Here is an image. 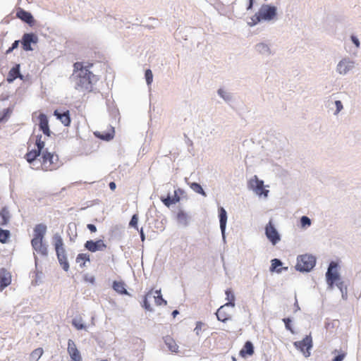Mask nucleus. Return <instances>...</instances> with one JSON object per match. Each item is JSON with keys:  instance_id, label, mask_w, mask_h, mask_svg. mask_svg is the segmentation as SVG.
I'll return each instance as SVG.
<instances>
[{"instance_id": "nucleus-7", "label": "nucleus", "mask_w": 361, "mask_h": 361, "mask_svg": "<svg viewBox=\"0 0 361 361\" xmlns=\"http://www.w3.org/2000/svg\"><path fill=\"white\" fill-rule=\"evenodd\" d=\"M293 345L302 353L305 357H308L312 348V338L310 334L307 335L302 341L294 342Z\"/></svg>"}, {"instance_id": "nucleus-37", "label": "nucleus", "mask_w": 361, "mask_h": 361, "mask_svg": "<svg viewBox=\"0 0 361 361\" xmlns=\"http://www.w3.org/2000/svg\"><path fill=\"white\" fill-rule=\"evenodd\" d=\"M137 222H138V216L137 214H134L131 218V220L129 223V226L131 227L135 228L136 229H138Z\"/></svg>"}, {"instance_id": "nucleus-48", "label": "nucleus", "mask_w": 361, "mask_h": 361, "mask_svg": "<svg viewBox=\"0 0 361 361\" xmlns=\"http://www.w3.org/2000/svg\"><path fill=\"white\" fill-rule=\"evenodd\" d=\"M172 200H173V204H175V203H176V202H179V201H180V197H179V196H178V195H176V193L175 192V195H174V197L172 198Z\"/></svg>"}, {"instance_id": "nucleus-26", "label": "nucleus", "mask_w": 361, "mask_h": 361, "mask_svg": "<svg viewBox=\"0 0 361 361\" xmlns=\"http://www.w3.org/2000/svg\"><path fill=\"white\" fill-rule=\"evenodd\" d=\"M114 289L120 294H128L125 288V284L122 281H114L113 283Z\"/></svg>"}, {"instance_id": "nucleus-30", "label": "nucleus", "mask_w": 361, "mask_h": 361, "mask_svg": "<svg viewBox=\"0 0 361 361\" xmlns=\"http://www.w3.org/2000/svg\"><path fill=\"white\" fill-rule=\"evenodd\" d=\"M0 225H6L9 221L8 212L5 209H2L0 212Z\"/></svg>"}, {"instance_id": "nucleus-1", "label": "nucleus", "mask_w": 361, "mask_h": 361, "mask_svg": "<svg viewBox=\"0 0 361 361\" xmlns=\"http://www.w3.org/2000/svg\"><path fill=\"white\" fill-rule=\"evenodd\" d=\"M44 145L42 136L37 135L35 141L36 148L28 151L25 155V158L35 169H41L44 171H52L58 169L62 165L58 154L55 152H48L47 149L44 150Z\"/></svg>"}, {"instance_id": "nucleus-15", "label": "nucleus", "mask_w": 361, "mask_h": 361, "mask_svg": "<svg viewBox=\"0 0 361 361\" xmlns=\"http://www.w3.org/2000/svg\"><path fill=\"white\" fill-rule=\"evenodd\" d=\"M31 245L37 253L43 256L47 255V248L43 243V239L32 238Z\"/></svg>"}, {"instance_id": "nucleus-46", "label": "nucleus", "mask_w": 361, "mask_h": 361, "mask_svg": "<svg viewBox=\"0 0 361 361\" xmlns=\"http://www.w3.org/2000/svg\"><path fill=\"white\" fill-rule=\"evenodd\" d=\"M87 227L91 233H95L97 231V228L94 224H89L87 225Z\"/></svg>"}, {"instance_id": "nucleus-32", "label": "nucleus", "mask_w": 361, "mask_h": 361, "mask_svg": "<svg viewBox=\"0 0 361 361\" xmlns=\"http://www.w3.org/2000/svg\"><path fill=\"white\" fill-rule=\"evenodd\" d=\"M190 188L192 190H194L195 192H197L198 194H201L203 196H206L207 195L205 192L202 189V186L199 183H190Z\"/></svg>"}, {"instance_id": "nucleus-41", "label": "nucleus", "mask_w": 361, "mask_h": 361, "mask_svg": "<svg viewBox=\"0 0 361 361\" xmlns=\"http://www.w3.org/2000/svg\"><path fill=\"white\" fill-rule=\"evenodd\" d=\"M161 200L166 207H169L171 204H173V200L170 196H167L166 197H161Z\"/></svg>"}, {"instance_id": "nucleus-18", "label": "nucleus", "mask_w": 361, "mask_h": 361, "mask_svg": "<svg viewBox=\"0 0 361 361\" xmlns=\"http://www.w3.org/2000/svg\"><path fill=\"white\" fill-rule=\"evenodd\" d=\"M229 306L225 304L217 310L216 315L218 320L225 322L231 319V314L226 310V307Z\"/></svg>"}, {"instance_id": "nucleus-28", "label": "nucleus", "mask_w": 361, "mask_h": 361, "mask_svg": "<svg viewBox=\"0 0 361 361\" xmlns=\"http://www.w3.org/2000/svg\"><path fill=\"white\" fill-rule=\"evenodd\" d=\"M44 350L42 348L35 349L30 355L31 361H37L43 355Z\"/></svg>"}, {"instance_id": "nucleus-21", "label": "nucleus", "mask_w": 361, "mask_h": 361, "mask_svg": "<svg viewBox=\"0 0 361 361\" xmlns=\"http://www.w3.org/2000/svg\"><path fill=\"white\" fill-rule=\"evenodd\" d=\"M353 67V63L345 59L341 61L337 66L340 74L347 73Z\"/></svg>"}, {"instance_id": "nucleus-50", "label": "nucleus", "mask_w": 361, "mask_h": 361, "mask_svg": "<svg viewBox=\"0 0 361 361\" xmlns=\"http://www.w3.org/2000/svg\"><path fill=\"white\" fill-rule=\"evenodd\" d=\"M92 66H93V63H87V65H85V66H84V65H83V67H84L85 68H87V69H88V70H89L91 67H92Z\"/></svg>"}, {"instance_id": "nucleus-10", "label": "nucleus", "mask_w": 361, "mask_h": 361, "mask_svg": "<svg viewBox=\"0 0 361 361\" xmlns=\"http://www.w3.org/2000/svg\"><path fill=\"white\" fill-rule=\"evenodd\" d=\"M264 20H270L276 16V8L273 6L264 4L258 11Z\"/></svg>"}, {"instance_id": "nucleus-16", "label": "nucleus", "mask_w": 361, "mask_h": 361, "mask_svg": "<svg viewBox=\"0 0 361 361\" xmlns=\"http://www.w3.org/2000/svg\"><path fill=\"white\" fill-rule=\"evenodd\" d=\"M39 126L40 130L44 135L49 136L51 131L49 126V121L47 116L44 114H40L38 116Z\"/></svg>"}, {"instance_id": "nucleus-19", "label": "nucleus", "mask_w": 361, "mask_h": 361, "mask_svg": "<svg viewBox=\"0 0 361 361\" xmlns=\"http://www.w3.org/2000/svg\"><path fill=\"white\" fill-rule=\"evenodd\" d=\"M47 229V228L45 224H37L33 230V238L44 239Z\"/></svg>"}, {"instance_id": "nucleus-14", "label": "nucleus", "mask_w": 361, "mask_h": 361, "mask_svg": "<svg viewBox=\"0 0 361 361\" xmlns=\"http://www.w3.org/2000/svg\"><path fill=\"white\" fill-rule=\"evenodd\" d=\"M37 37L35 35L32 33L24 34L22 39L23 49L25 51L32 50V48L31 47V43H37Z\"/></svg>"}, {"instance_id": "nucleus-5", "label": "nucleus", "mask_w": 361, "mask_h": 361, "mask_svg": "<svg viewBox=\"0 0 361 361\" xmlns=\"http://www.w3.org/2000/svg\"><path fill=\"white\" fill-rule=\"evenodd\" d=\"M316 264V259L311 255H302L298 257L295 269L300 271H310Z\"/></svg>"}, {"instance_id": "nucleus-55", "label": "nucleus", "mask_w": 361, "mask_h": 361, "mask_svg": "<svg viewBox=\"0 0 361 361\" xmlns=\"http://www.w3.org/2000/svg\"><path fill=\"white\" fill-rule=\"evenodd\" d=\"M295 305H296L297 310H298L299 309V306H298V304L297 301L295 302Z\"/></svg>"}, {"instance_id": "nucleus-52", "label": "nucleus", "mask_w": 361, "mask_h": 361, "mask_svg": "<svg viewBox=\"0 0 361 361\" xmlns=\"http://www.w3.org/2000/svg\"><path fill=\"white\" fill-rule=\"evenodd\" d=\"M140 238H141V240L143 241L145 240V235L143 233V230L142 228H141L140 230Z\"/></svg>"}, {"instance_id": "nucleus-11", "label": "nucleus", "mask_w": 361, "mask_h": 361, "mask_svg": "<svg viewBox=\"0 0 361 361\" xmlns=\"http://www.w3.org/2000/svg\"><path fill=\"white\" fill-rule=\"evenodd\" d=\"M85 247L91 252H95L97 251H104L106 249L107 245L103 240L99 239L96 241L90 240L86 241Z\"/></svg>"}, {"instance_id": "nucleus-38", "label": "nucleus", "mask_w": 361, "mask_h": 361, "mask_svg": "<svg viewBox=\"0 0 361 361\" xmlns=\"http://www.w3.org/2000/svg\"><path fill=\"white\" fill-rule=\"evenodd\" d=\"M262 16H260L259 13L257 12V13H255L252 18V25H256L257 23H258L259 22H260L261 20H262Z\"/></svg>"}, {"instance_id": "nucleus-53", "label": "nucleus", "mask_w": 361, "mask_h": 361, "mask_svg": "<svg viewBox=\"0 0 361 361\" xmlns=\"http://www.w3.org/2000/svg\"><path fill=\"white\" fill-rule=\"evenodd\" d=\"M218 92H219V95H221L222 97H224L225 99V97L224 95V92L223 90H221V89L219 90Z\"/></svg>"}, {"instance_id": "nucleus-56", "label": "nucleus", "mask_w": 361, "mask_h": 361, "mask_svg": "<svg viewBox=\"0 0 361 361\" xmlns=\"http://www.w3.org/2000/svg\"><path fill=\"white\" fill-rule=\"evenodd\" d=\"M98 361H109L107 359H104V360H98Z\"/></svg>"}, {"instance_id": "nucleus-47", "label": "nucleus", "mask_w": 361, "mask_h": 361, "mask_svg": "<svg viewBox=\"0 0 361 361\" xmlns=\"http://www.w3.org/2000/svg\"><path fill=\"white\" fill-rule=\"evenodd\" d=\"M351 39H352L353 42L355 44V46L357 47H359L360 42H359L358 39L355 36H351Z\"/></svg>"}, {"instance_id": "nucleus-39", "label": "nucleus", "mask_w": 361, "mask_h": 361, "mask_svg": "<svg viewBox=\"0 0 361 361\" xmlns=\"http://www.w3.org/2000/svg\"><path fill=\"white\" fill-rule=\"evenodd\" d=\"M300 223H301V226L302 227H305V226H310L311 221H310V218H308L307 216H302V218L300 219Z\"/></svg>"}, {"instance_id": "nucleus-44", "label": "nucleus", "mask_w": 361, "mask_h": 361, "mask_svg": "<svg viewBox=\"0 0 361 361\" xmlns=\"http://www.w3.org/2000/svg\"><path fill=\"white\" fill-rule=\"evenodd\" d=\"M335 104L336 106V113H338L343 109L342 103L341 101L337 100L335 102Z\"/></svg>"}, {"instance_id": "nucleus-54", "label": "nucleus", "mask_w": 361, "mask_h": 361, "mask_svg": "<svg viewBox=\"0 0 361 361\" xmlns=\"http://www.w3.org/2000/svg\"><path fill=\"white\" fill-rule=\"evenodd\" d=\"M178 314V310H174L172 312V315H173V317H175Z\"/></svg>"}, {"instance_id": "nucleus-31", "label": "nucleus", "mask_w": 361, "mask_h": 361, "mask_svg": "<svg viewBox=\"0 0 361 361\" xmlns=\"http://www.w3.org/2000/svg\"><path fill=\"white\" fill-rule=\"evenodd\" d=\"M11 235V233L8 230H4L0 228V242L1 243H6L8 242Z\"/></svg>"}, {"instance_id": "nucleus-25", "label": "nucleus", "mask_w": 361, "mask_h": 361, "mask_svg": "<svg viewBox=\"0 0 361 361\" xmlns=\"http://www.w3.org/2000/svg\"><path fill=\"white\" fill-rule=\"evenodd\" d=\"M90 255L87 253H80L77 255L75 262L79 264L80 268H84L86 265V262H90Z\"/></svg>"}, {"instance_id": "nucleus-43", "label": "nucleus", "mask_w": 361, "mask_h": 361, "mask_svg": "<svg viewBox=\"0 0 361 361\" xmlns=\"http://www.w3.org/2000/svg\"><path fill=\"white\" fill-rule=\"evenodd\" d=\"M346 355L345 353H342L337 355L332 361H343Z\"/></svg>"}, {"instance_id": "nucleus-9", "label": "nucleus", "mask_w": 361, "mask_h": 361, "mask_svg": "<svg viewBox=\"0 0 361 361\" xmlns=\"http://www.w3.org/2000/svg\"><path fill=\"white\" fill-rule=\"evenodd\" d=\"M265 235L274 245L281 240L280 234L274 226L272 219H270L265 226Z\"/></svg>"}, {"instance_id": "nucleus-36", "label": "nucleus", "mask_w": 361, "mask_h": 361, "mask_svg": "<svg viewBox=\"0 0 361 361\" xmlns=\"http://www.w3.org/2000/svg\"><path fill=\"white\" fill-rule=\"evenodd\" d=\"M145 78L148 85H151L153 80V75L150 69L145 71Z\"/></svg>"}, {"instance_id": "nucleus-45", "label": "nucleus", "mask_w": 361, "mask_h": 361, "mask_svg": "<svg viewBox=\"0 0 361 361\" xmlns=\"http://www.w3.org/2000/svg\"><path fill=\"white\" fill-rule=\"evenodd\" d=\"M11 111L8 108V109H4L3 111V116L0 118L1 121H3L4 118L6 116H8L10 114H11Z\"/></svg>"}, {"instance_id": "nucleus-20", "label": "nucleus", "mask_w": 361, "mask_h": 361, "mask_svg": "<svg viewBox=\"0 0 361 361\" xmlns=\"http://www.w3.org/2000/svg\"><path fill=\"white\" fill-rule=\"evenodd\" d=\"M54 115L65 126H69L71 124V118L69 111H66L63 113H60L58 110H55Z\"/></svg>"}, {"instance_id": "nucleus-33", "label": "nucleus", "mask_w": 361, "mask_h": 361, "mask_svg": "<svg viewBox=\"0 0 361 361\" xmlns=\"http://www.w3.org/2000/svg\"><path fill=\"white\" fill-rule=\"evenodd\" d=\"M20 75V71H19V65H16V66L13 67L11 71H9V76L12 78L13 79L16 78Z\"/></svg>"}, {"instance_id": "nucleus-35", "label": "nucleus", "mask_w": 361, "mask_h": 361, "mask_svg": "<svg viewBox=\"0 0 361 361\" xmlns=\"http://www.w3.org/2000/svg\"><path fill=\"white\" fill-rule=\"evenodd\" d=\"M72 324L78 330L83 329L85 327L82 323L81 319H75L73 320Z\"/></svg>"}, {"instance_id": "nucleus-51", "label": "nucleus", "mask_w": 361, "mask_h": 361, "mask_svg": "<svg viewBox=\"0 0 361 361\" xmlns=\"http://www.w3.org/2000/svg\"><path fill=\"white\" fill-rule=\"evenodd\" d=\"M254 0H249V5L247 6V9H250L252 7Z\"/></svg>"}, {"instance_id": "nucleus-23", "label": "nucleus", "mask_w": 361, "mask_h": 361, "mask_svg": "<svg viewBox=\"0 0 361 361\" xmlns=\"http://www.w3.org/2000/svg\"><path fill=\"white\" fill-rule=\"evenodd\" d=\"M164 343L168 347L169 350L172 353L178 352V345L176 344L175 340L170 336L164 337Z\"/></svg>"}, {"instance_id": "nucleus-22", "label": "nucleus", "mask_w": 361, "mask_h": 361, "mask_svg": "<svg viewBox=\"0 0 361 361\" xmlns=\"http://www.w3.org/2000/svg\"><path fill=\"white\" fill-rule=\"evenodd\" d=\"M239 354L242 357L252 355L254 354V347L252 342L249 341H246L243 348L240 350Z\"/></svg>"}, {"instance_id": "nucleus-42", "label": "nucleus", "mask_w": 361, "mask_h": 361, "mask_svg": "<svg viewBox=\"0 0 361 361\" xmlns=\"http://www.w3.org/2000/svg\"><path fill=\"white\" fill-rule=\"evenodd\" d=\"M18 44H19V41L18 40H16L11 47H10L7 51H6V54H8V53H11L14 49H16L18 46Z\"/></svg>"}, {"instance_id": "nucleus-24", "label": "nucleus", "mask_w": 361, "mask_h": 361, "mask_svg": "<svg viewBox=\"0 0 361 361\" xmlns=\"http://www.w3.org/2000/svg\"><path fill=\"white\" fill-rule=\"evenodd\" d=\"M219 221H220V228L221 232L224 233L226 229V225L227 221V214L226 210L223 207H220L219 209Z\"/></svg>"}, {"instance_id": "nucleus-13", "label": "nucleus", "mask_w": 361, "mask_h": 361, "mask_svg": "<svg viewBox=\"0 0 361 361\" xmlns=\"http://www.w3.org/2000/svg\"><path fill=\"white\" fill-rule=\"evenodd\" d=\"M12 276L9 271L6 269L2 268L0 269V291H2L5 288L11 283Z\"/></svg>"}, {"instance_id": "nucleus-49", "label": "nucleus", "mask_w": 361, "mask_h": 361, "mask_svg": "<svg viewBox=\"0 0 361 361\" xmlns=\"http://www.w3.org/2000/svg\"><path fill=\"white\" fill-rule=\"evenodd\" d=\"M116 183L114 182H111L109 183V188H110V189L111 190H114L116 189Z\"/></svg>"}, {"instance_id": "nucleus-6", "label": "nucleus", "mask_w": 361, "mask_h": 361, "mask_svg": "<svg viewBox=\"0 0 361 361\" xmlns=\"http://www.w3.org/2000/svg\"><path fill=\"white\" fill-rule=\"evenodd\" d=\"M152 295L154 298V302L157 306L166 305L167 302L163 298L161 293V290H154L153 289H151L146 293L143 300L142 307L145 310L150 312L152 311V308L149 302L148 301V298H150Z\"/></svg>"}, {"instance_id": "nucleus-2", "label": "nucleus", "mask_w": 361, "mask_h": 361, "mask_svg": "<svg viewBox=\"0 0 361 361\" xmlns=\"http://www.w3.org/2000/svg\"><path fill=\"white\" fill-rule=\"evenodd\" d=\"M73 72L75 75V89L83 92L92 90V80L94 75L90 70L83 67V63L76 62L73 64Z\"/></svg>"}, {"instance_id": "nucleus-4", "label": "nucleus", "mask_w": 361, "mask_h": 361, "mask_svg": "<svg viewBox=\"0 0 361 361\" xmlns=\"http://www.w3.org/2000/svg\"><path fill=\"white\" fill-rule=\"evenodd\" d=\"M53 240L58 260L63 269L67 271L69 269V264L67 260L63 239L59 234L56 233L54 235Z\"/></svg>"}, {"instance_id": "nucleus-3", "label": "nucleus", "mask_w": 361, "mask_h": 361, "mask_svg": "<svg viewBox=\"0 0 361 361\" xmlns=\"http://www.w3.org/2000/svg\"><path fill=\"white\" fill-rule=\"evenodd\" d=\"M337 264L331 262L326 273V282L330 289L334 288V284L340 289L343 298L347 295V287L341 280L337 271Z\"/></svg>"}, {"instance_id": "nucleus-8", "label": "nucleus", "mask_w": 361, "mask_h": 361, "mask_svg": "<svg viewBox=\"0 0 361 361\" xmlns=\"http://www.w3.org/2000/svg\"><path fill=\"white\" fill-rule=\"evenodd\" d=\"M248 187L259 196L263 195L264 197H267L268 195L269 190L264 188L263 180H259L257 176H254V177L250 179Z\"/></svg>"}, {"instance_id": "nucleus-27", "label": "nucleus", "mask_w": 361, "mask_h": 361, "mask_svg": "<svg viewBox=\"0 0 361 361\" xmlns=\"http://www.w3.org/2000/svg\"><path fill=\"white\" fill-rule=\"evenodd\" d=\"M281 265L282 262L281 260L278 259H274L271 260L270 271L272 272L276 271L277 273H281L283 269L279 267H281Z\"/></svg>"}, {"instance_id": "nucleus-29", "label": "nucleus", "mask_w": 361, "mask_h": 361, "mask_svg": "<svg viewBox=\"0 0 361 361\" xmlns=\"http://www.w3.org/2000/svg\"><path fill=\"white\" fill-rule=\"evenodd\" d=\"M226 300L228 302L226 303V305H230V307L235 306V295L231 289H227L226 290Z\"/></svg>"}, {"instance_id": "nucleus-12", "label": "nucleus", "mask_w": 361, "mask_h": 361, "mask_svg": "<svg viewBox=\"0 0 361 361\" xmlns=\"http://www.w3.org/2000/svg\"><path fill=\"white\" fill-rule=\"evenodd\" d=\"M68 353L71 357V361H82V356L73 341L69 339L68 341Z\"/></svg>"}, {"instance_id": "nucleus-17", "label": "nucleus", "mask_w": 361, "mask_h": 361, "mask_svg": "<svg viewBox=\"0 0 361 361\" xmlns=\"http://www.w3.org/2000/svg\"><path fill=\"white\" fill-rule=\"evenodd\" d=\"M16 16L30 25L32 24L34 22V18L32 14L22 8L18 9Z\"/></svg>"}, {"instance_id": "nucleus-34", "label": "nucleus", "mask_w": 361, "mask_h": 361, "mask_svg": "<svg viewBox=\"0 0 361 361\" xmlns=\"http://www.w3.org/2000/svg\"><path fill=\"white\" fill-rule=\"evenodd\" d=\"M114 136V128L111 130V132H109V133H102L100 135H99V137L104 140H110L111 139H113Z\"/></svg>"}, {"instance_id": "nucleus-40", "label": "nucleus", "mask_w": 361, "mask_h": 361, "mask_svg": "<svg viewBox=\"0 0 361 361\" xmlns=\"http://www.w3.org/2000/svg\"><path fill=\"white\" fill-rule=\"evenodd\" d=\"M284 324H285V326H286V329H288V331H290L292 334L294 333V331L290 325V322H291V320L290 318H284L283 319Z\"/></svg>"}]
</instances>
